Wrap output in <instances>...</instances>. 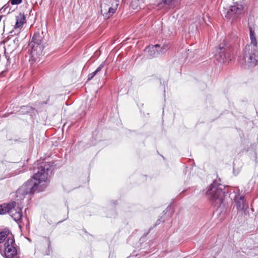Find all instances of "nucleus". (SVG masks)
Returning a JSON list of instances; mask_svg holds the SVG:
<instances>
[{
	"instance_id": "f3484780",
	"label": "nucleus",
	"mask_w": 258,
	"mask_h": 258,
	"mask_svg": "<svg viewBox=\"0 0 258 258\" xmlns=\"http://www.w3.org/2000/svg\"><path fill=\"white\" fill-rule=\"evenodd\" d=\"M169 48V44L164 43L162 46H160V48H158L160 54H163L165 53Z\"/></svg>"
},
{
	"instance_id": "6ab92c4d",
	"label": "nucleus",
	"mask_w": 258,
	"mask_h": 258,
	"mask_svg": "<svg viewBox=\"0 0 258 258\" xmlns=\"http://www.w3.org/2000/svg\"><path fill=\"white\" fill-rule=\"evenodd\" d=\"M105 61L102 62V63L97 68V69L94 71L96 74L100 72L102 69L104 67L105 64Z\"/></svg>"
},
{
	"instance_id": "4468645a",
	"label": "nucleus",
	"mask_w": 258,
	"mask_h": 258,
	"mask_svg": "<svg viewBox=\"0 0 258 258\" xmlns=\"http://www.w3.org/2000/svg\"><path fill=\"white\" fill-rule=\"evenodd\" d=\"M249 33H250V39L251 41V45L252 46L254 47L256 49L258 48V46L257 45V41L255 35V32L254 29L250 26L249 27Z\"/></svg>"
},
{
	"instance_id": "7ed1b4c3",
	"label": "nucleus",
	"mask_w": 258,
	"mask_h": 258,
	"mask_svg": "<svg viewBox=\"0 0 258 258\" xmlns=\"http://www.w3.org/2000/svg\"><path fill=\"white\" fill-rule=\"evenodd\" d=\"M225 192V188L224 185L214 181L210 185L207 194L209 199L215 202L216 205L219 207L223 202Z\"/></svg>"
},
{
	"instance_id": "aec40b11",
	"label": "nucleus",
	"mask_w": 258,
	"mask_h": 258,
	"mask_svg": "<svg viewBox=\"0 0 258 258\" xmlns=\"http://www.w3.org/2000/svg\"><path fill=\"white\" fill-rule=\"evenodd\" d=\"M22 0H10L11 3L13 5H18L21 3Z\"/></svg>"
},
{
	"instance_id": "4be33fe9",
	"label": "nucleus",
	"mask_w": 258,
	"mask_h": 258,
	"mask_svg": "<svg viewBox=\"0 0 258 258\" xmlns=\"http://www.w3.org/2000/svg\"><path fill=\"white\" fill-rule=\"evenodd\" d=\"M97 74L95 72H92V73L90 74L89 75H88V80H91V79H93V78Z\"/></svg>"
},
{
	"instance_id": "cd10ccee",
	"label": "nucleus",
	"mask_w": 258,
	"mask_h": 258,
	"mask_svg": "<svg viewBox=\"0 0 258 258\" xmlns=\"http://www.w3.org/2000/svg\"><path fill=\"white\" fill-rule=\"evenodd\" d=\"M25 111V109H23V110H22V111H21V112H22V113H25V111ZM26 112H28V110H26Z\"/></svg>"
},
{
	"instance_id": "b1692460",
	"label": "nucleus",
	"mask_w": 258,
	"mask_h": 258,
	"mask_svg": "<svg viewBox=\"0 0 258 258\" xmlns=\"http://www.w3.org/2000/svg\"><path fill=\"white\" fill-rule=\"evenodd\" d=\"M171 2V0H162V2L164 4L169 5Z\"/></svg>"
},
{
	"instance_id": "39448f33",
	"label": "nucleus",
	"mask_w": 258,
	"mask_h": 258,
	"mask_svg": "<svg viewBox=\"0 0 258 258\" xmlns=\"http://www.w3.org/2000/svg\"><path fill=\"white\" fill-rule=\"evenodd\" d=\"M120 0H102L100 4L101 13L108 19L116 12Z\"/></svg>"
},
{
	"instance_id": "a211bd4d",
	"label": "nucleus",
	"mask_w": 258,
	"mask_h": 258,
	"mask_svg": "<svg viewBox=\"0 0 258 258\" xmlns=\"http://www.w3.org/2000/svg\"><path fill=\"white\" fill-rule=\"evenodd\" d=\"M131 7L133 9H138V7L140 8V0L132 1Z\"/></svg>"
},
{
	"instance_id": "dca6fc26",
	"label": "nucleus",
	"mask_w": 258,
	"mask_h": 258,
	"mask_svg": "<svg viewBox=\"0 0 258 258\" xmlns=\"http://www.w3.org/2000/svg\"><path fill=\"white\" fill-rule=\"evenodd\" d=\"M46 245L47 246V248L43 251V253L44 255H48L51 252V249L50 248V241L49 239L45 238Z\"/></svg>"
},
{
	"instance_id": "6e6552de",
	"label": "nucleus",
	"mask_w": 258,
	"mask_h": 258,
	"mask_svg": "<svg viewBox=\"0 0 258 258\" xmlns=\"http://www.w3.org/2000/svg\"><path fill=\"white\" fill-rule=\"evenodd\" d=\"M231 49L228 46L220 44L214 55L215 58L220 63H226L232 59Z\"/></svg>"
},
{
	"instance_id": "c85d7f7f",
	"label": "nucleus",
	"mask_w": 258,
	"mask_h": 258,
	"mask_svg": "<svg viewBox=\"0 0 258 258\" xmlns=\"http://www.w3.org/2000/svg\"><path fill=\"white\" fill-rule=\"evenodd\" d=\"M170 208V206L167 207V208L166 209V212L168 211V209Z\"/></svg>"
},
{
	"instance_id": "f03ea898",
	"label": "nucleus",
	"mask_w": 258,
	"mask_h": 258,
	"mask_svg": "<svg viewBox=\"0 0 258 258\" xmlns=\"http://www.w3.org/2000/svg\"><path fill=\"white\" fill-rule=\"evenodd\" d=\"M44 36L43 32H36L34 33L31 42L29 44L31 48V57L36 59L43 53L44 46Z\"/></svg>"
},
{
	"instance_id": "bb28decb",
	"label": "nucleus",
	"mask_w": 258,
	"mask_h": 258,
	"mask_svg": "<svg viewBox=\"0 0 258 258\" xmlns=\"http://www.w3.org/2000/svg\"><path fill=\"white\" fill-rule=\"evenodd\" d=\"M25 111V109H23V110H22V111H21V112H22V113H25V111ZM26 112H28V110H26Z\"/></svg>"
},
{
	"instance_id": "393cba45",
	"label": "nucleus",
	"mask_w": 258,
	"mask_h": 258,
	"mask_svg": "<svg viewBox=\"0 0 258 258\" xmlns=\"http://www.w3.org/2000/svg\"><path fill=\"white\" fill-rule=\"evenodd\" d=\"M28 106H23L22 107H21V110H23L24 109H25V108H28V107H27Z\"/></svg>"
},
{
	"instance_id": "2eb2a0df",
	"label": "nucleus",
	"mask_w": 258,
	"mask_h": 258,
	"mask_svg": "<svg viewBox=\"0 0 258 258\" xmlns=\"http://www.w3.org/2000/svg\"><path fill=\"white\" fill-rule=\"evenodd\" d=\"M10 231L8 229H5L4 231L0 232V243L3 242L9 236Z\"/></svg>"
},
{
	"instance_id": "c756f323",
	"label": "nucleus",
	"mask_w": 258,
	"mask_h": 258,
	"mask_svg": "<svg viewBox=\"0 0 258 258\" xmlns=\"http://www.w3.org/2000/svg\"><path fill=\"white\" fill-rule=\"evenodd\" d=\"M42 1H43V0H41V2H42Z\"/></svg>"
},
{
	"instance_id": "0eeeda50",
	"label": "nucleus",
	"mask_w": 258,
	"mask_h": 258,
	"mask_svg": "<svg viewBox=\"0 0 258 258\" xmlns=\"http://www.w3.org/2000/svg\"><path fill=\"white\" fill-rule=\"evenodd\" d=\"M17 254L18 250L14 237H8L4 243V251L2 255L5 258H15Z\"/></svg>"
},
{
	"instance_id": "412c9836",
	"label": "nucleus",
	"mask_w": 258,
	"mask_h": 258,
	"mask_svg": "<svg viewBox=\"0 0 258 258\" xmlns=\"http://www.w3.org/2000/svg\"><path fill=\"white\" fill-rule=\"evenodd\" d=\"M25 20L24 16H21L20 18L17 17L16 21L18 22H22V25L24 24V22Z\"/></svg>"
},
{
	"instance_id": "f8f14e48",
	"label": "nucleus",
	"mask_w": 258,
	"mask_h": 258,
	"mask_svg": "<svg viewBox=\"0 0 258 258\" xmlns=\"http://www.w3.org/2000/svg\"><path fill=\"white\" fill-rule=\"evenodd\" d=\"M16 202L13 201L8 204H4L0 205V215H3L7 213H9L10 209L13 207Z\"/></svg>"
},
{
	"instance_id": "20e7f679",
	"label": "nucleus",
	"mask_w": 258,
	"mask_h": 258,
	"mask_svg": "<svg viewBox=\"0 0 258 258\" xmlns=\"http://www.w3.org/2000/svg\"><path fill=\"white\" fill-rule=\"evenodd\" d=\"M245 65L253 67L258 64V48L251 45H246L241 56Z\"/></svg>"
},
{
	"instance_id": "a878e982",
	"label": "nucleus",
	"mask_w": 258,
	"mask_h": 258,
	"mask_svg": "<svg viewBox=\"0 0 258 258\" xmlns=\"http://www.w3.org/2000/svg\"><path fill=\"white\" fill-rule=\"evenodd\" d=\"M19 40H18V39L17 38H16L15 40H14V42H18Z\"/></svg>"
},
{
	"instance_id": "5701e85b",
	"label": "nucleus",
	"mask_w": 258,
	"mask_h": 258,
	"mask_svg": "<svg viewBox=\"0 0 258 258\" xmlns=\"http://www.w3.org/2000/svg\"><path fill=\"white\" fill-rule=\"evenodd\" d=\"M22 26V22H18L16 21V22L15 25V28H19Z\"/></svg>"
},
{
	"instance_id": "ddd939ff",
	"label": "nucleus",
	"mask_w": 258,
	"mask_h": 258,
	"mask_svg": "<svg viewBox=\"0 0 258 258\" xmlns=\"http://www.w3.org/2000/svg\"><path fill=\"white\" fill-rule=\"evenodd\" d=\"M249 33H250V39L251 41V45L252 46L254 47L256 49L258 48V46L257 45V41L255 35V32L254 29L250 26L249 27Z\"/></svg>"
},
{
	"instance_id": "1a4fd4ad",
	"label": "nucleus",
	"mask_w": 258,
	"mask_h": 258,
	"mask_svg": "<svg viewBox=\"0 0 258 258\" xmlns=\"http://www.w3.org/2000/svg\"><path fill=\"white\" fill-rule=\"evenodd\" d=\"M16 207V204H15L13 207L10 209L9 214L12 217V218L15 220L18 224L21 222L22 217V209L19 207Z\"/></svg>"
},
{
	"instance_id": "9d476101",
	"label": "nucleus",
	"mask_w": 258,
	"mask_h": 258,
	"mask_svg": "<svg viewBox=\"0 0 258 258\" xmlns=\"http://www.w3.org/2000/svg\"><path fill=\"white\" fill-rule=\"evenodd\" d=\"M159 48L160 45L159 44L147 46L145 49V51L148 53V57L149 58H152L157 57L160 55L158 50V48Z\"/></svg>"
},
{
	"instance_id": "f257e3e1",
	"label": "nucleus",
	"mask_w": 258,
	"mask_h": 258,
	"mask_svg": "<svg viewBox=\"0 0 258 258\" xmlns=\"http://www.w3.org/2000/svg\"><path fill=\"white\" fill-rule=\"evenodd\" d=\"M52 164L50 162H42L37 167L32 178L29 179L17 190V197L19 196H25L34 193L36 191H40L38 184L45 182L48 178V173L51 170Z\"/></svg>"
},
{
	"instance_id": "9b49d317",
	"label": "nucleus",
	"mask_w": 258,
	"mask_h": 258,
	"mask_svg": "<svg viewBox=\"0 0 258 258\" xmlns=\"http://www.w3.org/2000/svg\"><path fill=\"white\" fill-rule=\"evenodd\" d=\"M234 201L238 210H243L244 207V196L237 195L235 196Z\"/></svg>"
},
{
	"instance_id": "423d86ee",
	"label": "nucleus",
	"mask_w": 258,
	"mask_h": 258,
	"mask_svg": "<svg viewBox=\"0 0 258 258\" xmlns=\"http://www.w3.org/2000/svg\"><path fill=\"white\" fill-rule=\"evenodd\" d=\"M243 7L241 5L235 3L233 6L230 7L229 9L224 8L222 15L229 21L231 22L236 21L239 16L242 14Z\"/></svg>"
}]
</instances>
